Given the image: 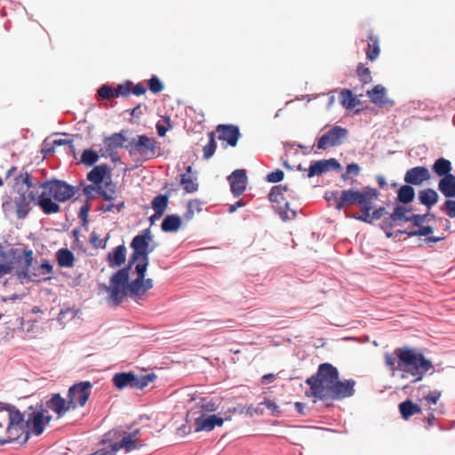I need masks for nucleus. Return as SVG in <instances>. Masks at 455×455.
<instances>
[{
  "instance_id": "obj_1",
  "label": "nucleus",
  "mask_w": 455,
  "mask_h": 455,
  "mask_svg": "<svg viewBox=\"0 0 455 455\" xmlns=\"http://www.w3.org/2000/svg\"><path fill=\"white\" fill-rule=\"evenodd\" d=\"M152 239L149 228L134 236L131 243L133 252L129 264L112 275L109 285L99 284L100 291L108 293V300L113 306H119L127 295L138 301L153 288V280L146 278L149 254L154 251V247L149 245Z\"/></svg>"
},
{
  "instance_id": "obj_2",
  "label": "nucleus",
  "mask_w": 455,
  "mask_h": 455,
  "mask_svg": "<svg viewBox=\"0 0 455 455\" xmlns=\"http://www.w3.org/2000/svg\"><path fill=\"white\" fill-rule=\"evenodd\" d=\"M306 383L310 387L307 395L323 402L342 400L355 393V381L340 380L338 369L329 363H321L316 373L307 378Z\"/></svg>"
},
{
  "instance_id": "obj_3",
  "label": "nucleus",
  "mask_w": 455,
  "mask_h": 455,
  "mask_svg": "<svg viewBox=\"0 0 455 455\" xmlns=\"http://www.w3.org/2000/svg\"><path fill=\"white\" fill-rule=\"evenodd\" d=\"M384 362L393 374L399 371L403 379L413 377L412 383L422 380L425 374L434 367L431 360L426 358L421 352L409 347H396L394 355L386 353Z\"/></svg>"
},
{
  "instance_id": "obj_4",
  "label": "nucleus",
  "mask_w": 455,
  "mask_h": 455,
  "mask_svg": "<svg viewBox=\"0 0 455 455\" xmlns=\"http://www.w3.org/2000/svg\"><path fill=\"white\" fill-rule=\"evenodd\" d=\"M37 188L28 172L20 173L14 179L13 190L17 195L14 198H8L3 203L4 212L8 214L15 213L19 220L25 219L32 209L31 204H36Z\"/></svg>"
},
{
  "instance_id": "obj_5",
  "label": "nucleus",
  "mask_w": 455,
  "mask_h": 455,
  "mask_svg": "<svg viewBox=\"0 0 455 455\" xmlns=\"http://www.w3.org/2000/svg\"><path fill=\"white\" fill-rule=\"evenodd\" d=\"M335 197V208L339 211L351 204H365L368 200H376L379 192L376 188L365 187L363 190L347 189L342 190L340 194L338 191L331 192Z\"/></svg>"
},
{
  "instance_id": "obj_6",
  "label": "nucleus",
  "mask_w": 455,
  "mask_h": 455,
  "mask_svg": "<svg viewBox=\"0 0 455 455\" xmlns=\"http://www.w3.org/2000/svg\"><path fill=\"white\" fill-rule=\"evenodd\" d=\"M124 147L130 154H137L145 161L155 158L159 149L156 140L146 135L132 138Z\"/></svg>"
},
{
  "instance_id": "obj_7",
  "label": "nucleus",
  "mask_w": 455,
  "mask_h": 455,
  "mask_svg": "<svg viewBox=\"0 0 455 455\" xmlns=\"http://www.w3.org/2000/svg\"><path fill=\"white\" fill-rule=\"evenodd\" d=\"M38 188L44 189L48 196H52L58 202H67L71 199L79 190L63 180H52L37 184Z\"/></svg>"
},
{
  "instance_id": "obj_8",
  "label": "nucleus",
  "mask_w": 455,
  "mask_h": 455,
  "mask_svg": "<svg viewBox=\"0 0 455 455\" xmlns=\"http://www.w3.org/2000/svg\"><path fill=\"white\" fill-rule=\"evenodd\" d=\"M287 190L288 187L286 185H277L271 188L268 195L270 202L274 204L275 212L284 221L292 220L297 215L295 211L290 209L289 203L283 197V194Z\"/></svg>"
},
{
  "instance_id": "obj_9",
  "label": "nucleus",
  "mask_w": 455,
  "mask_h": 455,
  "mask_svg": "<svg viewBox=\"0 0 455 455\" xmlns=\"http://www.w3.org/2000/svg\"><path fill=\"white\" fill-rule=\"evenodd\" d=\"M92 384L90 381H81L71 386L68 392V403L72 410L84 407L90 395Z\"/></svg>"
},
{
  "instance_id": "obj_10",
  "label": "nucleus",
  "mask_w": 455,
  "mask_h": 455,
  "mask_svg": "<svg viewBox=\"0 0 455 455\" xmlns=\"http://www.w3.org/2000/svg\"><path fill=\"white\" fill-rule=\"evenodd\" d=\"M7 413L5 422L7 427L4 430L5 435H16L15 440L19 437L20 432L23 429V416L14 406L0 402V412Z\"/></svg>"
},
{
  "instance_id": "obj_11",
  "label": "nucleus",
  "mask_w": 455,
  "mask_h": 455,
  "mask_svg": "<svg viewBox=\"0 0 455 455\" xmlns=\"http://www.w3.org/2000/svg\"><path fill=\"white\" fill-rule=\"evenodd\" d=\"M25 259L24 265L21 267L20 276L28 278L31 281H38L41 276L50 275L52 272V266L48 260H43L42 264L38 267L36 272L30 273V267L33 262V251L25 250L23 252Z\"/></svg>"
},
{
  "instance_id": "obj_12",
  "label": "nucleus",
  "mask_w": 455,
  "mask_h": 455,
  "mask_svg": "<svg viewBox=\"0 0 455 455\" xmlns=\"http://www.w3.org/2000/svg\"><path fill=\"white\" fill-rule=\"evenodd\" d=\"M347 135V131L341 126L335 125L323 134L317 141L318 149H327L342 144Z\"/></svg>"
},
{
  "instance_id": "obj_13",
  "label": "nucleus",
  "mask_w": 455,
  "mask_h": 455,
  "mask_svg": "<svg viewBox=\"0 0 455 455\" xmlns=\"http://www.w3.org/2000/svg\"><path fill=\"white\" fill-rule=\"evenodd\" d=\"M228 180L230 184V189L235 196H241L246 188L247 176L246 171L243 169H237L234 171L228 177Z\"/></svg>"
},
{
  "instance_id": "obj_14",
  "label": "nucleus",
  "mask_w": 455,
  "mask_h": 455,
  "mask_svg": "<svg viewBox=\"0 0 455 455\" xmlns=\"http://www.w3.org/2000/svg\"><path fill=\"white\" fill-rule=\"evenodd\" d=\"M220 140L227 141L231 147L237 145L240 137L239 128L232 124H219L216 128Z\"/></svg>"
},
{
  "instance_id": "obj_15",
  "label": "nucleus",
  "mask_w": 455,
  "mask_h": 455,
  "mask_svg": "<svg viewBox=\"0 0 455 455\" xmlns=\"http://www.w3.org/2000/svg\"><path fill=\"white\" fill-rule=\"evenodd\" d=\"M17 258H20L17 249L5 251L0 247V277L12 273L14 268V259Z\"/></svg>"
},
{
  "instance_id": "obj_16",
  "label": "nucleus",
  "mask_w": 455,
  "mask_h": 455,
  "mask_svg": "<svg viewBox=\"0 0 455 455\" xmlns=\"http://www.w3.org/2000/svg\"><path fill=\"white\" fill-rule=\"evenodd\" d=\"M430 179L429 171L427 167L417 166L409 169L404 175V181L407 184L415 186L420 185L423 181Z\"/></svg>"
},
{
  "instance_id": "obj_17",
  "label": "nucleus",
  "mask_w": 455,
  "mask_h": 455,
  "mask_svg": "<svg viewBox=\"0 0 455 455\" xmlns=\"http://www.w3.org/2000/svg\"><path fill=\"white\" fill-rule=\"evenodd\" d=\"M51 196L44 190L40 195H36V204L38 205L44 214L57 213L60 211V206L53 202Z\"/></svg>"
},
{
  "instance_id": "obj_18",
  "label": "nucleus",
  "mask_w": 455,
  "mask_h": 455,
  "mask_svg": "<svg viewBox=\"0 0 455 455\" xmlns=\"http://www.w3.org/2000/svg\"><path fill=\"white\" fill-rule=\"evenodd\" d=\"M224 419L216 415H211L208 417L201 416L195 421L196 431H212L216 426L221 427Z\"/></svg>"
},
{
  "instance_id": "obj_19",
  "label": "nucleus",
  "mask_w": 455,
  "mask_h": 455,
  "mask_svg": "<svg viewBox=\"0 0 455 455\" xmlns=\"http://www.w3.org/2000/svg\"><path fill=\"white\" fill-rule=\"evenodd\" d=\"M371 101L376 106L384 107L386 105H394L393 100L387 98V90L381 84L375 85L371 91L367 92Z\"/></svg>"
},
{
  "instance_id": "obj_20",
  "label": "nucleus",
  "mask_w": 455,
  "mask_h": 455,
  "mask_svg": "<svg viewBox=\"0 0 455 455\" xmlns=\"http://www.w3.org/2000/svg\"><path fill=\"white\" fill-rule=\"evenodd\" d=\"M126 259V247L124 244L116 246L113 251L108 253L107 261L110 267L116 268L121 267Z\"/></svg>"
},
{
  "instance_id": "obj_21",
  "label": "nucleus",
  "mask_w": 455,
  "mask_h": 455,
  "mask_svg": "<svg viewBox=\"0 0 455 455\" xmlns=\"http://www.w3.org/2000/svg\"><path fill=\"white\" fill-rule=\"evenodd\" d=\"M330 165L339 166V164L336 159L330 160H319L314 162L307 170V177L312 178L316 175H321L329 171Z\"/></svg>"
},
{
  "instance_id": "obj_22",
  "label": "nucleus",
  "mask_w": 455,
  "mask_h": 455,
  "mask_svg": "<svg viewBox=\"0 0 455 455\" xmlns=\"http://www.w3.org/2000/svg\"><path fill=\"white\" fill-rule=\"evenodd\" d=\"M410 210L403 206H396L393 213L383 220V228H393L397 220L409 221Z\"/></svg>"
},
{
  "instance_id": "obj_23",
  "label": "nucleus",
  "mask_w": 455,
  "mask_h": 455,
  "mask_svg": "<svg viewBox=\"0 0 455 455\" xmlns=\"http://www.w3.org/2000/svg\"><path fill=\"white\" fill-rule=\"evenodd\" d=\"M110 173V168L108 164H103L95 166L88 174L87 180L92 182V184L98 186L102 185L104 178L107 174Z\"/></svg>"
},
{
  "instance_id": "obj_24",
  "label": "nucleus",
  "mask_w": 455,
  "mask_h": 455,
  "mask_svg": "<svg viewBox=\"0 0 455 455\" xmlns=\"http://www.w3.org/2000/svg\"><path fill=\"white\" fill-rule=\"evenodd\" d=\"M438 189L447 198L455 197V175L443 177L438 182Z\"/></svg>"
},
{
  "instance_id": "obj_25",
  "label": "nucleus",
  "mask_w": 455,
  "mask_h": 455,
  "mask_svg": "<svg viewBox=\"0 0 455 455\" xmlns=\"http://www.w3.org/2000/svg\"><path fill=\"white\" fill-rule=\"evenodd\" d=\"M49 406L60 417L63 416L71 409L68 403V399H64L60 394H54L51 397L49 400Z\"/></svg>"
},
{
  "instance_id": "obj_26",
  "label": "nucleus",
  "mask_w": 455,
  "mask_h": 455,
  "mask_svg": "<svg viewBox=\"0 0 455 455\" xmlns=\"http://www.w3.org/2000/svg\"><path fill=\"white\" fill-rule=\"evenodd\" d=\"M97 193L106 201L113 202L116 198V184L111 180L98 186Z\"/></svg>"
},
{
  "instance_id": "obj_27",
  "label": "nucleus",
  "mask_w": 455,
  "mask_h": 455,
  "mask_svg": "<svg viewBox=\"0 0 455 455\" xmlns=\"http://www.w3.org/2000/svg\"><path fill=\"white\" fill-rule=\"evenodd\" d=\"M44 415L43 411H33L28 417L27 425L28 427H32L33 431L36 435H39L44 432Z\"/></svg>"
},
{
  "instance_id": "obj_28",
  "label": "nucleus",
  "mask_w": 455,
  "mask_h": 455,
  "mask_svg": "<svg viewBox=\"0 0 455 455\" xmlns=\"http://www.w3.org/2000/svg\"><path fill=\"white\" fill-rule=\"evenodd\" d=\"M127 140L124 132H115L110 137L104 140L107 151L112 152L124 147V142Z\"/></svg>"
},
{
  "instance_id": "obj_29",
  "label": "nucleus",
  "mask_w": 455,
  "mask_h": 455,
  "mask_svg": "<svg viewBox=\"0 0 455 455\" xmlns=\"http://www.w3.org/2000/svg\"><path fill=\"white\" fill-rule=\"evenodd\" d=\"M368 48L366 50V56L367 59L371 61H374L380 53V47H379V42L377 36H374L373 33L371 31L368 34Z\"/></svg>"
},
{
  "instance_id": "obj_30",
  "label": "nucleus",
  "mask_w": 455,
  "mask_h": 455,
  "mask_svg": "<svg viewBox=\"0 0 455 455\" xmlns=\"http://www.w3.org/2000/svg\"><path fill=\"white\" fill-rule=\"evenodd\" d=\"M438 194L432 188H426L419 193V200L420 204L430 209L438 201Z\"/></svg>"
},
{
  "instance_id": "obj_31",
  "label": "nucleus",
  "mask_w": 455,
  "mask_h": 455,
  "mask_svg": "<svg viewBox=\"0 0 455 455\" xmlns=\"http://www.w3.org/2000/svg\"><path fill=\"white\" fill-rule=\"evenodd\" d=\"M181 226V219L179 215H167L162 224L161 228L164 232H176Z\"/></svg>"
},
{
  "instance_id": "obj_32",
  "label": "nucleus",
  "mask_w": 455,
  "mask_h": 455,
  "mask_svg": "<svg viewBox=\"0 0 455 455\" xmlns=\"http://www.w3.org/2000/svg\"><path fill=\"white\" fill-rule=\"evenodd\" d=\"M132 372H120L113 377V384L117 389H124L125 387H132L133 380Z\"/></svg>"
},
{
  "instance_id": "obj_33",
  "label": "nucleus",
  "mask_w": 455,
  "mask_h": 455,
  "mask_svg": "<svg viewBox=\"0 0 455 455\" xmlns=\"http://www.w3.org/2000/svg\"><path fill=\"white\" fill-rule=\"evenodd\" d=\"M399 411L404 419H408L414 414L421 413V408L411 400H406L399 404Z\"/></svg>"
},
{
  "instance_id": "obj_34",
  "label": "nucleus",
  "mask_w": 455,
  "mask_h": 455,
  "mask_svg": "<svg viewBox=\"0 0 455 455\" xmlns=\"http://www.w3.org/2000/svg\"><path fill=\"white\" fill-rule=\"evenodd\" d=\"M451 163L445 158H438L433 164L434 172L439 177L451 175Z\"/></svg>"
},
{
  "instance_id": "obj_35",
  "label": "nucleus",
  "mask_w": 455,
  "mask_h": 455,
  "mask_svg": "<svg viewBox=\"0 0 455 455\" xmlns=\"http://www.w3.org/2000/svg\"><path fill=\"white\" fill-rule=\"evenodd\" d=\"M192 171L191 166L187 167V173L181 175L180 184L186 193H194L198 189V184L195 181V179L189 175Z\"/></svg>"
},
{
  "instance_id": "obj_36",
  "label": "nucleus",
  "mask_w": 455,
  "mask_h": 455,
  "mask_svg": "<svg viewBox=\"0 0 455 455\" xmlns=\"http://www.w3.org/2000/svg\"><path fill=\"white\" fill-rule=\"evenodd\" d=\"M169 203V198L165 195L156 196L151 203L152 208L155 211V216L162 217L165 212Z\"/></svg>"
},
{
  "instance_id": "obj_37",
  "label": "nucleus",
  "mask_w": 455,
  "mask_h": 455,
  "mask_svg": "<svg viewBox=\"0 0 455 455\" xmlns=\"http://www.w3.org/2000/svg\"><path fill=\"white\" fill-rule=\"evenodd\" d=\"M57 259L60 267H71L74 265L75 257L68 249H60L57 252Z\"/></svg>"
},
{
  "instance_id": "obj_38",
  "label": "nucleus",
  "mask_w": 455,
  "mask_h": 455,
  "mask_svg": "<svg viewBox=\"0 0 455 455\" xmlns=\"http://www.w3.org/2000/svg\"><path fill=\"white\" fill-rule=\"evenodd\" d=\"M359 102L357 97L350 90H343L340 92V103L347 109H353Z\"/></svg>"
},
{
  "instance_id": "obj_39",
  "label": "nucleus",
  "mask_w": 455,
  "mask_h": 455,
  "mask_svg": "<svg viewBox=\"0 0 455 455\" xmlns=\"http://www.w3.org/2000/svg\"><path fill=\"white\" fill-rule=\"evenodd\" d=\"M156 376L154 373L147 374L143 376H137L133 374V380L132 388L134 389H143L149 383L153 382L156 379Z\"/></svg>"
},
{
  "instance_id": "obj_40",
  "label": "nucleus",
  "mask_w": 455,
  "mask_h": 455,
  "mask_svg": "<svg viewBox=\"0 0 455 455\" xmlns=\"http://www.w3.org/2000/svg\"><path fill=\"white\" fill-rule=\"evenodd\" d=\"M415 196V191L412 187L409 185H403L398 190V200L403 204H409L413 201Z\"/></svg>"
},
{
  "instance_id": "obj_41",
  "label": "nucleus",
  "mask_w": 455,
  "mask_h": 455,
  "mask_svg": "<svg viewBox=\"0 0 455 455\" xmlns=\"http://www.w3.org/2000/svg\"><path fill=\"white\" fill-rule=\"evenodd\" d=\"M208 136H209V141L203 148L204 158L206 160L210 159L214 155L216 148H217L214 132H210L208 133Z\"/></svg>"
},
{
  "instance_id": "obj_42",
  "label": "nucleus",
  "mask_w": 455,
  "mask_h": 455,
  "mask_svg": "<svg viewBox=\"0 0 455 455\" xmlns=\"http://www.w3.org/2000/svg\"><path fill=\"white\" fill-rule=\"evenodd\" d=\"M373 201L374 200H368V201H366L367 203L365 204H362L361 205L362 214L357 217H355V219L361 220L363 222H365V223H371L372 219H371V211L372 209L371 204H372Z\"/></svg>"
},
{
  "instance_id": "obj_43",
  "label": "nucleus",
  "mask_w": 455,
  "mask_h": 455,
  "mask_svg": "<svg viewBox=\"0 0 455 455\" xmlns=\"http://www.w3.org/2000/svg\"><path fill=\"white\" fill-rule=\"evenodd\" d=\"M98 160L99 155L92 149H85L81 156V162L86 166H92Z\"/></svg>"
},
{
  "instance_id": "obj_44",
  "label": "nucleus",
  "mask_w": 455,
  "mask_h": 455,
  "mask_svg": "<svg viewBox=\"0 0 455 455\" xmlns=\"http://www.w3.org/2000/svg\"><path fill=\"white\" fill-rule=\"evenodd\" d=\"M108 238L109 235H108L107 237L104 240H102L100 238L99 235L96 232H92L89 238V242L92 244V246L95 249H105Z\"/></svg>"
},
{
  "instance_id": "obj_45",
  "label": "nucleus",
  "mask_w": 455,
  "mask_h": 455,
  "mask_svg": "<svg viewBox=\"0 0 455 455\" xmlns=\"http://www.w3.org/2000/svg\"><path fill=\"white\" fill-rule=\"evenodd\" d=\"M356 73L361 82L363 84H369L371 82V71L369 68L365 67L363 64L360 63L357 66Z\"/></svg>"
},
{
  "instance_id": "obj_46",
  "label": "nucleus",
  "mask_w": 455,
  "mask_h": 455,
  "mask_svg": "<svg viewBox=\"0 0 455 455\" xmlns=\"http://www.w3.org/2000/svg\"><path fill=\"white\" fill-rule=\"evenodd\" d=\"M440 210L444 212L449 218H455V200L449 198L440 207Z\"/></svg>"
},
{
  "instance_id": "obj_47",
  "label": "nucleus",
  "mask_w": 455,
  "mask_h": 455,
  "mask_svg": "<svg viewBox=\"0 0 455 455\" xmlns=\"http://www.w3.org/2000/svg\"><path fill=\"white\" fill-rule=\"evenodd\" d=\"M148 85L151 92L154 94H157L164 90V85L156 76H152V77L148 81Z\"/></svg>"
},
{
  "instance_id": "obj_48",
  "label": "nucleus",
  "mask_w": 455,
  "mask_h": 455,
  "mask_svg": "<svg viewBox=\"0 0 455 455\" xmlns=\"http://www.w3.org/2000/svg\"><path fill=\"white\" fill-rule=\"evenodd\" d=\"M132 84L131 82L117 85V87L114 88L116 97H128L132 92Z\"/></svg>"
},
{
  "instance_id": "obj_49",
  "label": "nucleus",
  "mask_w": 455,
  "mask_h": 455,
  "mask_svg": "<svg viewBox=\"0 0 455 455\" xmlns=\"http://www.w3.org/2000/svg\"><path fill=\"white\" fill-rule=\"evenodd\" d=\"M98 95H99V97H100L101 99H104V100H110V99L116 97L115 90L107 84H103L98 90Z\"/></svg>"
},
{
  "instance_id": "obj_50",
  "label": "nucleus",
  "mask_w": 455,
  "mask_h": 455,
  "mask_svg": "<svg viewBox=\"0 0 455 455\" xmlns=\"http://www.w3.org/2000/svg\"><path fill=\"white\" fill-rule=\"evenodd\" d=\"M259 405H265L270 411V414L274 417H279L281 415L279 406L269 399H266L264 402L259 403Z\"/></svg>"
},
{
  "instance_id": "obj_51",
  "label": "nucleus",
  "mask_w": 455,
  "mask_h": 455,
  "mask_svg": "<svg viewBox=\"0 0 455 455\" xmlns=\"http://www.w3.org/2000/svg\"><path fill=\"white\" fill-rule=\"evenodd\" d=\"M360 172V167L357 164H350L347 166L346 172L341 175L342 180H346L349 176H357Z\"/></svg>"
},
{
  "instance_id": "obj_52",
  "label": "nucleus",
  "mask_w": 455,
  "mask_h": 455,
  "mask_svg": "<svg viewBox=\"0 0 455 455\" xmlns=\"http://www.w3.org/2000/svg\"><path fill=\"white\" fill-rule=\"evenodd\" d=\"M433 232V228L430 226H421L418 230L408 232L410 236H426Z\"/></svg>"
},
{
  "instance_id": "obj_53",
  "label": "nucleus",
  "mask_w": 455,
  "mask_h": 455,
  "mask_svg": "<svg viewBox=\"0 0 455 455\" xmlns=\"http://www.w3.org/2000/svg\"><path fill=\"white\" fill-rule=\"evenodd\" d=\"M283 172L282 170H276L267 174V180L271 183H276L283 180Z\"/></svg>"
},
{
  "instance_id": "obj_54",
  "label": "nucleus",
  "mask_w": 455,
  "mask_h": 455,
  "mask_svg": "<svg viewBox=\"0 0 455 455\" xmlns=\"http://www.w3.org/2000/svg\"><path fill=\"white\" fill-rule=\"evenodd\" d=\"M194 206H200V203L197 200H191L188 204V210L184 213V218L187 220H191L194 217Z\"/></svg>"
},
{
  "instance_id": "obj_55",
  "label": "nucleus",
  "mask_w": 455,
  "mask_h": 455,
  "mask_svg": "<svg viewBox=\"0 0 455 455\" xmlns=\"http://www.w3.org/2000/svg\"><path fill=\"white\" fill-rule=\"evenodd\" d=\"M427 214H411L409 221L412 222L416 227H421L427 219Z\"/></svg>"
},
{
  "instance_id": "obj_56",
  "label": "nucleus",
  "mask_w": 455,
  "mask_h": 455,
  "mask_svg": "<svg viewBox=\"0 0 455 455\" xmlns=\"http://www.w3.org/2000/svg\"><path fill=\"white\" fill-rule=\"evenodd\" d=\"M441 396V392L438 390H434L430 392L427 395L425 396V400L431 404H436L439 398Z\"/></svg>"
},
{
  "instance_id": "obj_57",
  "label": "nucleus",
  "mask_w": 455,
  "mask_h": 455,
  "mask_svg": "<svg viewBox=\"0 0 455 455\" xmlns=\"http://www.w3.org/2000/svg\"><path fill=\"white\" fill-rule=\"evenodd\" d=\"M84 194L88 197L93 196V192H97V186L94 184L87 185L83 188Z\"/></svg>"
},
{
  "instance_id": "obj_58",
  "label": "nucleus",
  "mask_w": 455,
  "mask_h": 455,
  "mask_svg": "<svg viewBox=\"0 0 455 455\" xmlns=\"http://www.w3.org/2000/svg\"><path fill=\"white\" fill-rule=\"evenodd\" d=\"M132 92L133 94H135L137 96H140V95H143L147 92V89L141 83H139L132 87Z\"/></svg>"
},
{
  "instance_id": "obj_59",
  "label": "nucleus",
  "mask_w": 455,
  "mask_h": 455,
  "mask_svg": "<svg viewBox=\"0 0 455 455\" xmlns=\"http://www.w3.org/2000/svg\"><path fill=\"white\" fill-rule=\"evenodd\" d=\"M387 213L386 209L384 207H379V209L374 210L371 212L372 221L375 220H379Z\"/></svg>"
},
{
  "instance_id": "obj_60",
  "label": "nucleus",
  "mask_w": 455,
  "mask_h": 455,
  "mask_svg": "<svg viewBox=\"0 0 455 455\" xmlns=\"http://www.w3.org/2000/svg\"><path fill=\"white\" fill-rule=\"evenodd\" d=\"M15 435H5L4 433L3 435L0 434V446L11 443L15 440Z\"/></svg>"
},
{
  "instance_id": "obj_61",
  "label": "nucleus",
  "mask_w": 455,
  "mask_h": 455,
  "mask_svg": "<svg viewBox=\"0 0 455 455\" xmlns=\"http://www.w3.org/2000/svg\"><path fill=\"white\" fill-rule=\"evenodd\" d=\"M89 212V207L87 205H84L80 209L79 217L83 220L84 224L88 222L87 217Z\"/></svg>"
},
{
  "instance_id": "obj_62",
  "label": "nucleus",
  "mask_w": 455,
  "mask_h": 455,
  "mask_svg": "<svg viewBox=\"0 0 455 455\" xmlns=\"http://www.w3.org/2000/svg\"><path fill=\"white\" fill-rule=\"evenodd\" d=\"M244 205H245V203L243 202V200L240 199L235 204H231L229 206L228 212L229 213H233V212H235L237 210V208L243 207Z\"/></svg>"
},
{
  "instance_id": "obj_63",
  "label": "nucleus",
  "mask_w": 455,
  "mask_h": 455,
  "mask_svg": "<svg viewBox=\"0 0 455 455\" xmlns=\"http://www.w3.org/2000/svg\"><path fill=\"white\" fill-rule=\"evenodd\" d=\"M261 379H262V382H266V381L273 382L275 379V375L274 373L265 374Z\"/></svg>"
},
{
  "instance_id": "obj_64",
  "label": "nucleus",
  "mask_w": 455,
  "mask_h": 455,
  "mask_svg": "<svg viewBox=\"0 0 455 455\" xmlns=\"http://www.w3.org/2000/svg\"><path fill=\"white\" fill-rule=\"evenodd\" d=\"M156 130H157L158 135L161 136V137L164 136L166 132H167V128H165L162 124H157L156 125Z\"/></svg>"
}]
</instances>
